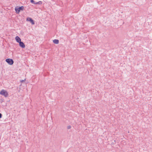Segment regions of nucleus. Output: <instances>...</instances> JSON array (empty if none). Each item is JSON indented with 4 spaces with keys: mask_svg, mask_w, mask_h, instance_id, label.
Returning <instances> with one entry per match:
<instances>
[{
    "mask_svg": "<svg viewBox=\"0 0 152 152\" xmlns=\"http://www.w3.org/2000/svg\"><path fill=\"white\" fill-rule=\"evenodd\" d=\"M0 94L4 96L5 97H7L8 96V94L6 90L3 89L0 92Z\"/></svg>",
    "mask_w": 152,
    "mask_h": 152,
    "instance_id": "obj_1",
    "label": "nucleus"
},
{
    "mask_svg": "<svg viewBox=\"0 0 152 152\" xmlns=\"http://www.w3.org/2000/svg\"><path fill=\"white\" fill-rule=\"evenodd\" d=\"M24 9V7L23 6H21V7H20L19 8H15V11H16V12L18 14L20 10H23Z\"/></svg>",
    "mask_w": 152,
    "mask_h": 152,
    "instance_id": "obj_2",
    "label": "nucleus"
},
{
    "mask_svg": "<svg viewBox=\"0 0 152 152\" xmlns=\"http://www.w3.org/2000/svg\"><path fill=\"white\" fill-rule=\"evenodd\" d=\"M6 61L10 65H12L14 63V61L12 59L8 58L6 59Z\"/></svg>",
    "mask_w": 152,
    "mask_h": 152,
    "instance_id": "obj_3",
    "label": "nucleus"
},
{
    "mask_svg": "<svg viewBox=\"0 0 152 152\" xmlns=\"http://www.w3.org/2000/svg\"><path fill=\"white\" fill-rule=\"evenodd\" d=\"M27 21H29L31 23L32 25H34V21L32 18H27L26 19Z\"/></svg>",
    "mask_w": 152,
    "mask_h": 152,
    "instance_id": "obj_4",
    "label": "nucleus"
},
{
    "mask_svg": "<svg viewBox=\"0 0 152 152\" xmlns=\"http://www.w3.org/2000/svg\"><path fill=\"white\" fill-rule=\"evenodd\" d=\"M19 43V46L22 48H24L25 47V45L24 43L21 42H20Z\"/></svg>",
    "mask_w": 152,
    "mask_h": 152,
    "instance_id": "obj_5",
    "label": "nucleus"
},
{
    "mask_svg": "<svg viewBox=\"0 0 152 152\" xmlns=\"http://www.w3.org/2000/svg\"><path fill=\"white\" fill-rule=\"evenodd\" d=\"M15 39L16 42L18 43H19L21 42V39L18 36H16L15 38Z\"/></svg>",
    "mask_w": 152,
    "mask_h": 152,
    "instance_id": "obj_6",
    "label": "nucleus"
},
{
    "mask_svg": "<svg viewBox=\"0 0 152 152\" xmlns=\"http://www.w3.org/2000/svg\"><path fill=\"white\" fill-rule=\"evenodd\" d=\"M53 42L55 44H58L59 43V40L58 39H55L53 40Z\"/></svg>",
    "mask_w": 152,
    "mask_h": 152,
    "instance_id": "obj_7",
    "label": "nucleus"
},
{
    "mask_svg": "<svg viewBox=\"0 0 152 152\" xmlns=\"http://www.w3.org/2000/svg\"><path fill=\"white\" fill-rule=\"evenodd\" d=\"M42 3V2L41 1H40L38 2H36L35 4H41Z\"/></svg>",
    "mask_w": 152,
    "mask_h": 152,
    "instance_id": "obj_8",
    "label": "nucleus"
},
{
    "mask_svg": "<svg viewBox=\"0 0 152 152\" xmlns=\"http://www.w3.org/2000/svg\"><path fill=\"white\" fill-rule=\"evenodd\" d=\"M31 3H33L34 4H35V3L34 2V1L33 0H31Z\"/></svg>",
    "mask_w": 152,
    "mask_h": 152,
    "instance_id": "obj_9",
    "label": "nucleus"
},
{
    "mask_svg": "<svg viewBox=\"0 0 152 152\" xmlns=\"http://www.w3.org/2000/svg\"><path fill=\"white\" fill-rule=\"evenodd\" d=\"M67 128L68 129H70L71 128V126H67Z\"/></svg>",
    "mask_w": 152,
    "mask_h": 152,
    "instance_id": "obj_10",
    "label": "nucleus"
},
{
    "mask_svg": "<svg viewBox=\"0 0 152 152\" xmlns=\"http://www.w3.org/2000/svg\"><path fill=\"white\" fill-rule=\"evenodd\" d=\"M2 117V114L0 113V119Z\"/></svg>",
    "mask_w": 152,
    "mask_h": 152,
    "instance_id": "obj_11",
    "label": "nucleus"
}]
</instances>
